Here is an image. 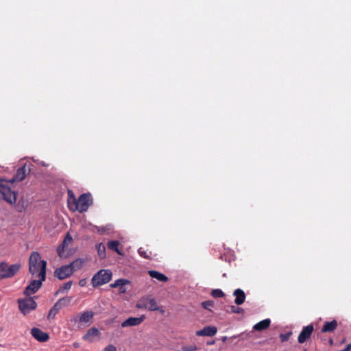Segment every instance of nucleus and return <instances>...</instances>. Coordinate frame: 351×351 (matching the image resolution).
I'll list each match as a JSON object with an SVG mask.
<instances>
[{"label":"nucleus","mask_w":351,"mask_h":351,"mask_svg":"<svg viewBox=\"0 0 351 351\" xmlns=\"http://www.w3.org/2000/svg\"><path fill=\"white\" fill-rule=\"evenodd\" d=\"M40 255L37 252H33L29 259V271L32 276L41 277V280H45L47 262L40 259Z\"/></svg>","instance_id":"f257e3e1"},{"label":"nucleus","mask_w":351,"mask_h":351,"mask_svg":"<svg viewBox=\"0 0 351 351\" xmlns=\"http://www.w3.org/2000/svg\"><path fill=\"white\" fill-rule=\"evenodd\" d=\"M112 274L110 270L101 269L92 278L91 282L94 287H97L108 283L112 278Z\"/></svg>","instance_id":"f03ea898"},{"label":"nucleus","mask_w":351,"mask_h":351,"mask_svg":"<svg viewBox=\"0 0 351 351\" xmlns=\"http://www.w3.org/2000/svg\"><path fill=\"white\" fill-rule=\"evenodd\" d=\"M138 308L149 309V311H158L160 313H165L162 306H158L155 299L149 297L142 298L136 304Z\"/></svg>","instance_id":"7ed1b4c3"},{"label":"nucleus","mask_w":351,"mask_h":351,"mask_svg":"<svg viewBox=\"0 0 351 351\" xmlns=\"http://www.w3.org/2000/svg\"><path fill=\"white\" fill-rule=\"evenodd\" d=\"M20 264H13L8 265L5 262L0 263V279L9 278L13 277L19 271Z\"/></svg>","instance_id":"20e7f679"},{"label":"nucleus","mask_w":351,"mask_h":351,"mask_svg":"<svg viewBox=\"0 0 351 351\" xmlns=\"http://www.w3.org/2000/svg\"><path fill=\"white\" fill-rule=\"evenodd\" d=\"M18 304L19 308L23 315L28 314L30 311L36 309L37 306L34 298L29 296L23 299H19Z\"/></svg>","instance_id":"39448f33"},{"label":"nucleus","mask_w":351,"mask_h":351,"mask_svg":"<svg viewBox=\"0 0 351 351\" xmlns=\"http://www.w3.org/2000/svg\"><path fill=\"white\" fill-rule=\"evenodd\" d=\"M0 195L8 203L13 204L16 201V194L10 187L4 184L0 183Z\"/></svg>","instance_id":"423d86ee"},{"label":"nucleus","mask_w":351,"mask_h":351,"mask_svg":"<svg viewBox=\"0 0 351 351\" xmlns=\"http://www.w3.org/2000/svg\"><path fill=\"white\" fill-rule=\"evenodd\" d=\"M93 204V199L90 193L82 194L77 201V210L80 213L86 212Z\"/></svg>","instance_id":"0eeeda50"},{"label":"nucleus","mask_w":351,"mask_h":351,"mask_svg":"<svg viewBox=\"0 0 351 351\" xmlns=\"http://www.w3.org/2000/svg\"><path fill=\"white\" fill-rule=\"evenodd\" d=\"M73 274L69 265L61 266L54 271V276L60 280H64L70 277Z\"/></svg>","instance_id":"6e6552de"},{"label":"nucleus","mask_w":351,"mask_h":351,"mask_svg":"<svg viewBox=\"0 0 351 351\" xmlns=\"http://www.w3.org/2000/svg\"><path fill=\"white\" fill-rule=\"evenodd\" d=\"M38 280H33L30 282L29 285L25 288L24 294L26 296H29L32 294L35 293L41 287L42 282L45 280H41V277H38Z\"/></svg>","instance_id":"1a4fd4ad"},{"label":"nucleus","mask_w":351,"mask_h":351,"mask_svg":"<svg viewBox=\"0 0 351 351\" xmlns=\"http://www.w3.org/2000/svg\"><path fill=\"white\" fill-rule=\"evenodd\" d=\"M314 328L313 324H309L306 326L303 327L302 331L299 334L298 341L300 343H303L307 341L311 336L313 332Z\"/></svg>","instance_id":"9d476101"},{"label":"nucleus","mask_w":351,"mask_h":351,"mask_svg":"<svg viewBox=\"0 0 351 351\" xmlns=\"http://www.w3.org/2000/svg\"><path fill=\"white\" fill-rule=\"evenodd\" d=\"M32 337L40 342H46L49 339L48 333L43 332L38 328H33L31 330Z\"/></svg>","instance_id":"9b49d317"},{"label":"nucleus","mask_w":351,"mask_h":351,"mask_svg":"<svg viewBox=\"0 0 351 351\" xmlns=\"http://www.w3.org/2000/svg\"><path fill=\"white\" fill-rule=\"evenodd\" d=\"M217 329L215 326H207L202 330L196 332V335L199 337H213L217 334Z\"/></svg>","instance_id":"f8f14e48"},{"label":"nucleus","mask_w":351,"mask_h":351,"mask_svg":"<svg viewBox=\"0 0 351 351\" xmlns=\"http://www.w3.org/2000/svg\"><path fill=\"white\" fill-rule=\"evenodd\" d=\"M101 335L99 330L95 328L92 327L87 330L86 334L83 336L82 339L88 342H93L95 337H99Z\"/></svg>","instance_id":"ddd939ff"},{"label":"nucleus","mask_w":351,"mask_h":351,"mask_svg":"<svg viewBox=\"0 0 351 351\" xmlns=\"http://www.w3.org/2000/svg\"><path fill=\"white\" fill-rule=\"evenodd\" d=\"M67 193H68L67 202H68V207H69V210L73 212L77 210L78 199H76L73 192L71 190L69 189L67 191Z\"/></svg>","instance_id":"4468645a"},{"label":"nucleus","mask_w":351,"mask_h":351,"mask_svg":"<svg viewBox=\"0 0 351 351\" xmlns=\"http://www.w3.org/2000/svg\"><path fill=\"white\" fill-rule=\"evenodd\" d=\"M145 319V316L143 315L140 317H129L127 319H125L124 322L121 323V326L128 327V326H135L141 324Z\"/></svg>","instance_id":"2eb2a0df"},{"label":"nucleus","mask_w":351,"mask_h":351,"mask_svg":"<svg viewBox=\"0 0 351 351\" xmlns=\"http://www.w3.org/2000/svg\"><path fill=\"white\" fill-rule=\"evenodd\" d=\"M94 313L91 311H86L79 313L80 324H91L94 317Z\"/></svg>","instance_id":"dca6fc26"},{"label":"nucleus","mask_w":351,"mask_h":351,"mask_svg":"<svg viewBox=\"0 0 351 351\" xmlns=\"http://www.w3.org/2000/svg\"><path fill=\"white\" fill-rule=\"evenodd\" d=\"M27 174V169L26 165H23L21 167H19L13 178L10 180V182H20L25 179Z\"/></svg>","instance_id":"f3484780"},{"label":"nucleus","mask_w":351,"mask_h":351,"mask_svg":"<svg viewBox=\"0 0 351 351\" xmlns=\"http://www.w3.org/2000/svg\"><path fill=\"white\" fill-rule=\"evenodd\" d=\"M129 283V280L126 279L120 278L115 280L114 282L111 283L110 287L112 288H119V292L121 293H124L126 292V289L125 288V285Z\"/></svg>","instance_id":"a211bd4d"},{"label":"nucleus","mask_w":351,"mask_h":351,"mask_svg":"<svg viewBox=\"0 0 351 351\" xmlns=\"http://www.w3.org/2000/svg\"><path fill=\"white\" fill-rule=\"evenodd\" d=\"M233 295L235 297L234 303L237 305H241L245 300V294L241 289H237L233 292Z\"/></svg>","instance_id":"6ab92c4d"},{"label":"nucleus","mask_w":351,"mask_h":351,"mask_svg":"<svg viewBox=\"0 0 351 351\" xmlns=\"http://www.w3.org/2000/svg\"><path fill=\"white\" fill-rule=\"evenodd\" d=\"M337 326L338 323L335 319L330 322H326L322 328V332H332L337 329Z\"/></svg>","instance_id":"aec40b11"},{"label":"nucleus","mask_w":351,"mask_h":351,"mask_svg":"<svg viewBox=\"0 0 351 351\" xmlns=\"http://www.w3.org/2000/svg\"><path fill=\"white\" fill-rule=\"evenodd\" d=\"M72 241H73L72 237L69 233H67V234L66 235V237L62 242V246L58 247V250H57L58 254L60 257L66 256V255L64 254V247L68 243H71Z\"/></svg>","instance_id":"412c9836"},{"label":"nucleus","mask_w":351,"mask_h":351,"mask_svg":"<svg viewBox=\"0 0 351 351\" xmlns=\"http://www.w3.org/2000/svg\"><path fill=\"white\" fill-rule=\"evenodd\" d=\"M271 320L269 319H263L253 326V330L256 331H262L268 328L270 326Z\"/></svg>","instance_id":"4be33fe9"},{"label":"nucleus","mask_w":351,"mask_h":351,"mask_svg":"<svg viewBox=\"0 0 351 351\" xmlns=\"http://www.w3.org/2000/svg\"><path fill=\"white\" fill-rule=\"evenodd\" d=\"M85 263V260L83 258H77L73 262H71L69 265L70 266L71 270L74 273L75 271L82 269Z\"/></svg>","instance_id":"5701e85b"},{"label":"nucleus","mask_w":351,"mask_h":351,"mask_svg":"<svg viewBox=\"0 0 351 351\" xmlns=\"http://www.w3.org/2000/svg\"><path fill=\"white\" fill-rule=\"evenodd\" d=\"M148 274L152 278H156L159 281L167 282L168 280V278L165 274L160 273L158 271L149 270Z\"/></svg>","instance_id":"b1692460"},{"label":"nucleus","mask_w":351,"mask_h":351,"mask_svg":"<svg viewBox=\"0 0 351 351\" xmlns=\"http://www.w3.org/2000/svg\"><path fill=\"white\" fill-rule=\"evenodd\" d=\"M72 300L71 297H63L60 299H59L56 304H57L59 306V308L62 309L64 307L68 306L70 305Z\"/></svg>","instance_id":"393cba45"},{"label":"nucleus","mask_w":351,"mask_h":351,"mask_svg":"<svg viewBox=\"0 0 351 351\" xmlns=\"http://www.w3.org/2000/svg\"><path fill=\"white\" fill-rule=\"evenodd\" d=\"M61 309L59 308V306L57 304L55 303V304L50 309V311H49V312L48 313V315H47L48 319H54L56 315L58 313V312Z\"/></svg>","instance_id":"a878e982"},{"label":"nucleus","mask_w":351,"mask_h":351,"mask_svg":"<svg viewBox=\"0 0 351 351\" xmlns=\"http://www.w3.org/2000/svg\"><path fill=\"white\" fill-rule=\"evenodd\" d=\"M138 252L141 257L147 259H152V253L149 250L141 247L138 250Z\"/></svg>","instance_id":"bb28decb"},{"label":"nucleus","mask_w":351,"mask_h":351,"mask_svg":"<svg viewBox=\"0 0 351 351\" xmlns=\"http://www.w3.org/2000/svg\"><path fill=\"white\" fill-rule=\"evenodd\" d=\"M119 242L118 241H110L108 243V249L116 252L119 254H121L119 250Z\"/></svg>","instance_id":"cd10ccee"},{"label":"nucleus","mask_w":351,"mask_h":351,"mask_svg":"<svg viewBox=\"0 0 351 351\" xmlns=\"http://www.w3.org/2000/svg\"><path fill=\"white\" fill-rule=\"evenodd\" d=\"M97 250L98 255L100 258H104L106 257V246L102 243L97 245Z\"/></svg>","instance_id":"c85d7f7f"},{"label":"nucleus","mask_w":351,"mask_h":351,"mask_svg":"<svg viewBox=\"0 0 351 351\" xmlns=\"http://www.w3.org/2000/svg\"><path fill=\"white\" fill-rule=\"evenodd\" d=\"M73 285L72 281H69L65 282L56 293V295L58 294L59 293H61L64 290H69Z\"/></svg>","instance_id":"c756f323"},{"label":"nucleus","mask_w":351,"mask_h":351,"mask_svg":"<svg viewBox=\"0 0 351 351\" xmlns=\"http://www.w3.org/2000/svg\"><path fill=\"white\" fill-rule=\"evenodd\" d=\"M211 295L213 297V298H222L224 296V293L221 290V289H213L212 291H211Z\"/></svg>","instance_id":"7c9ffc66"},{"label":"nucleus","mask_w":351,"mask_h":351,"mask_svg":"<svg viewBox=\"0 0 351 351\" xmlns=\"http://www.w3.org/2000/svg\"><path fill=\"white\" fill-rule=\"evenodd\" d=\"M214 305V302L212 300H206L202 302V306L207 310L210 311V307H213Z\"/></svg>","instance_id":"2f4dec72"},{"label":"nucleus","mask_w":351,"mask_h":351,"mask_svg":"<svg viewBox=\"0 0 351 351\" xmlns=\"http://www.w3.org/2000/svg\"><path fill=\"white\" fill-rule=\"evenodd\" d=\"M183 351H197V347L195 344L186 345L182 347Z\"/></svg>","instance_id":"473e14b6"},{"label":"nucleus","mask_w":351,"mask_h":351,"mask_svg":"<svg viewBox=\"0 0 351 351\" xmlns=\"http://www.w3.org/2000/svg\"><path fill=\"white\" fill-rule=\"evenodd\" d=\"M231 312L237 314H243L244 313V309L241 307H237L234 305L230 306Z\"/></svg>","instance_id":"72a5a7b5"},{"label":"nucleus","mask_w":351,"mask_h":351,"mask_svg":"<svg viewBox=\"0 0 351 351\" xmlns=\"http://www.w3.org/2000/svg\"><path fill=\"white\" fill-rule=\"evenodd\" d=\"M70 322L72 326H75L77 324H80L79 323V314L77 315H75L73 317H72L70 319ZM77 328H81V326L80 325H78L77 326Z\"/></svg>","instance_id":"f704fd0d"},{"label":"nucleus","mask_w":351,"mask_h":351,"mask_svg":"<svg viewBox=\"0 0 351 351\" xmlns=\"http://www.w3.org/2000/svg\"><path fill=\"white\" fill-rule=\"evenodd\" d=\"M291 332H286V333H282L280 335V339L281 340L282 342H285L289 340V339L290 338L291 335Z\"/></svg>","instance_id":"c9c22d12"},{"label":"nucleus","mask_w":351,"mask_h":351,"mask_svg":"<svg viewBox=\"0 0 351 351\" xmlns=\"http://www.w3.org/2000/svg\"><path fill=\"white\" fill-rule=\"evenodd\" d=\"M117 348L113 345H108L104 348V351H117Z\"/></svg>","instance_id":"e433bc0d"},{"label":"nucleus","mask_w":351,"mask_h":351,"mask_svg":"<svg viewBox=\"0 0 351 351\" xmlns=\"http://www.w3.org/2000/svg\"><path fill=\"white\" fill-rule=\"evenodd\" d=\"M350 350H351V343H349L346 346V347L344 349L339 350V351H349Z\"/></svg>","instance_id":"4c0bfd02"},{"label":"nucleus","mask_w":351,"mask_h":351,"mask_svg":"<svg viewBox=\"0 0 351 351\" xmlns=\"http://www.w3.org/2000/svg\"><path fill=\"white\" fill-rule=\"evenodd\" d=\"M86 284V280L85 279H82V280H80V282H79V285L80 287H84Z\"/></svg>","instance_id":"58836bf2"},{"label":"nucleus","mask_w":351,"mask_h":351,"mask_svg":"<svg viewBox=\"0 0 351 351\" xmlns=\"http://www.w3.org/2000/svg\"><path fill=\"white\" fill-rule=\"evenodd\" d=\"M214 343H215V341H208V342L206 343V344H207L208 346H211V345H213Z\"/></svg>","instance_id":"ea45409f"},{"label":"nucleus","mask_w":351,"mask_h":351,"mask_svg":"<svg viewBox=\"0 0 351 351\" xmlns=\"http://www.w3.org/2000/svg\"><path fill=\"white\" fill-rule=\"evenodd\" d=\"M329 343H330V345H332V344H333V340H332V339H330L329 340Z\"/></svg>","instance_id":"a19ab883"},{"label":"nucleus","mask_w":351,"mask_h":351,"mask_svg":"<svg viewBox=\"0 0 351 351\" xmlns=\"http://www.w3.org/2000/svg\"><path fill=\"white\" fill-rule=\"evenodd\" d=\"M226 339H227V337H223V339H222L223 341H226Z\"/></svg>","instance_id":"79ce46f5"},{"label":"nucleus","mask_w":351,"mask_h":351,"mask_svg":"<svg viewBox=\"0 0 351 351\" xmlns=\"http://www.w3.org/2000/svg\"><path fill=\"white\" fill-rule=\"evenodd\" d=\"M303 351H308L306 349L303 350Z\"/></svg>","instance_id":"37998d69"}]
</instances>
